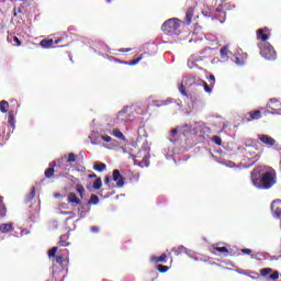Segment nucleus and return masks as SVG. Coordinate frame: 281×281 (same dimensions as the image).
Instances as JSON below:
<instances>
[{
  "label": "nucleus",
  "instance_id": "obj_28",
  "mask_svg": "<svg viewBox=\"0 0 281 281\" xmlns=\"http://www.w3.org/2000/svg\"><path fill=\"white\" fill-rule=\"evenodd\" d=\"M92 188L94 190H100L102 188V178H97V180L92 184Z\"/></svg>",
  "mask_w": 281,
  "mask_h": 281
},
{
  "label": "nucleus",
  "instance_id": "obj_7",
  "mask_svg": "<svg viewBox=\"0 0 281 281\" xmlns=\"http://www.w3.org/2000/svg\"><path fill=\"white\" fill-rule=\"evenodd\" d=\"M7 42L11 43L13 45V47H21L23 45V43L21 42V40H19L16 37V35L14 34H9L7 36Z\"/></svg>",
  "mask_w": 281,
  "mask_h": 281
},
{
  "label": "nucleus",
  "instance_id": "obj_63",
  "mask_svg": "<svg viewBox=\"0 0 281 281\" xmlns=\"http://www.w3.org/2000/svg\"><path fill=\"white\" fill-rule=\"evenodd\" d=\"M20 1H26V0H20Z\"/></svg>",
  "mask_w": 281,
  "mask_h": 281
},
{
  "label": "nucleus",
  "instance_id": "obj_26",
  "mask_svg": "<svg viewBox=\"0 0 281 281\" xmlns=\"http://www.w3.org/2000/svg\"><path fill=\"white\" fill-rule=\"evenodd\" d=\"M88 203L89 205H98L100 203V198L95 194H92Z\"/></svg>",
  "mask_w": 281,
  "mask_h": 281
},
{
  "label": "nucleus",
  "instance_id": "obj_39",
  "mask_svg": "<svg viewBox=\"0 0 281 281\" xmlns=\"http://www.w3.org/2000/svg\"><path fill=\"white\" fill-rule=\"evenodd\" d=\"M178 133H179V127H175L170 131L169 137L175 138L177 137Z\"/></svg>",
  "mask_w": 281,
  "mask_h": 281
},
{
  "label": "nucleus",
  "instance_id": "obj_44",
  "mask_svg": "<svg viewBox=\"0 0 281 281\" xmlns=\"http://www.w3.org/2000/svg\"><path fill=\"white\" fill-rule=\"evenodd\" d=\"M280 278V272L274 271L272 274H270V280H278Z\"/></svg>",
  "mask_w": 281,
  "mask_h": 281
},
{
  "label": "nucleus",
  "instance_id": "obj_1",
  "mask_svg": "<svg viewBox=\"0 0 281 281\" xmlns=\"http://www.w3.org/2000/svg\"><path fill=\"white\" fill-rule=\"evenodd\" d=\"M252 186L258 190H271L278 183V175L276 169L271 167H256L250 172Z\"/></svg>",
  "mask_w": 281,
  "mask_h": 281
},
{
  "label": "nucleus",
  "instance_id": "obj_32",
  "mask_svg": "<svg viewBox=\"0 0 281 281\" xmlns=\"http://www.w3.org/2000/svg\"><path fill=\"white\" fill-rule=\"evenodd\" d=\"M211 142H213V144H216V146H222L223 145V139L221 138V136H213L211 138Z\"/></svg>",
  "mask_w": 281,
  "mask_h": 281
},
{
  "label": "nucleus",
  "instance_id": "obj_43",
  "mask_svg": "<svg viewBox=\"0 0 281 281\" xmlns=\"http://www.w3.org/2000/svg\"><path fill=\"white\" fill-rule=\"evenodd\" d=\"M273 216L276 218H280L281 216V209L280 207H277L274 211H273Z\"/></svg>",
  "mask_w": 281,
  "mask_h": 281
},
{
  "label": "nucleus",
  "instance_id": "obj_47",
  "mask_svg": "<svg viewBox=\"0 0 281 281\" xmlns=\"http://www.w3.org/2000/svg\"><path fill=\"white\" fill-rule=\"evenodd\" d=\"M98 232H100V227H98V226H92L91 227V233L92 234H98Z\"/></svg>",
  "mask_w": 281,
  "mask_h": 281
},
{
  "label": "nucleus",
  "instance_id": "obj_52",
  "mask_svg": "<svg viewBox=\"0 0 281 281\" xmlns=\"http://www.w3.org/2000/svg\"><path fill=\"white\" fill-rule=\"evenodd\" d=\"M97 178H98V175L95 173L88 175V179H97Z\"/></svg>",
  "mask_w": 281,
  "mask_h": 281
},
{
  "label": "nucleus",
  "instance_id": "obj_27",
  "mask_svg": "<svg viewBox=\"0 0 281 281\" xmlns=\"http://www.w3.org/2000/svg\"><path fill=\"white\" fill-rule=\"evenodd\" d=\"M142 58H144V55H140L138 58L133 59L130 63L128 61H123V63L124 65L135 66L142 60Z\"/></svg>",
  "mask_w": 281,
  "mask_h": 281
},
{
  "label": "nucleus",
  "instance_id": "obj_37",
  "mask_svg": "<svg viewBox=\"0 0 281 281\" xmlns=\"http://www.w3.org/2000/svg\"><path fill=\"white\" fill-rule=\"evenodd\" d=\"M76 154L70 153L68 154V158H67V164H74V161H76Z\"/></svg>",
  "mask_w": 281,
  "mask_h": 281
},
{
  "label": "nucleus",
  "instance_id": "obj_11",
  "mask_svg": "<svg viewBox=\"0 0 281 281\" xmlns=\"http://www.w3.org/2000/svg\"><path fill=\"white\" fill-rule=\"evenodd\" d=\"M68 203H71L76 207V205H80V199H78L76 193L71 192L68 194Z\"/></svg>",
  "mask_w": 281,
  "mask_h": 281
},
{
  "label": "nucleus",
  "instance_id": "obj_34",
  "mask_svg": "<svg viewBox=\"0 0 281 281\" xmlns=\"http://www.w3.org/2000/svg\"><path fill=\"white\" fill-rule=\"evenodd\" d=\"M131 109L132 108L130 105L124 106L121 111H119L117 117H122V115H125V113H128Z\"/></svg>",
  "mask_w": 281,
  "mask_h": 281
},
{
  "label": "nucleus",
  "instance_id": "obj_3",
  "mask_svg": "<svg viewBox=\"0 0 281 281\" xmlns=\"http://www.w3.org/2000/svg\"><path fill=\"white\" fill-rule=\"evenodd\" d=\"M260 54L266 60H276L277 57L276 49L269 43H263V46L260 48Z\"/></svg>",
  "mask_w": 281,
  "mask_h": 281
},
{
  "label": "nucleus",
  "instance_id": "obj_23",
  "mask_svg": "<svg viewBox=\"0 0 281 281\" xmlns=\"http://www.w3.org/2000/svg\"><path fill=\"white\" fill-rule=\"evenodd\" d=\"M8 210L5 209V204L3 203V196L0 195V216H5Z\"/></svg>",
  "mask_w": 281,
  "mask_h": 281
},
{
  "label": "nucleus",
  "instance_id": "obj_25",
  "mask_svg": "<svg viewBox=\"0 0 281 281\" xmlns=\"http://www.w3.org/2000/svg\"><path fill=\"white\" fill-rule=\"evenodd\" d=\"M186 247L184 246H179L177 248H172V252L175 256H181V254L186 252Z\"/></svg>",
  "mask_w": 281,
  "mask_h": 281
},
{
  "label": "nucleus",
  "instance_id": "obj_40",
  "mask_svg": "<svg viewBox=\"0 0 281 281\" xmlns=\"http://www.w3.org/2000/svg\"><path fill=\"white\" fill-rule=\"evenodd\" d=\"M101 139H102L103 142H106V144L113 142V138H112L111 136H109V135H102V136H101Z\"/></svg>",
  "mask_w": 281,
  "mask_h": 281
},
{
  "label": "nucleus",
  "instance_id": "obj_46",
  "mask_svg": "<svg viewBox=\"0 0 281 281\" xmlns=\"http://www.w3.org/2000/svg\"><path fill=\"white\" fill-rule=\"evenodd\" d=\"M209 82H213L211 85H214V82H216V77H214V75H210L209 76Z\"/></svg>",
  "mask_w": 281,
  "mask_h": 281
},
{
  "label": "nucleus",
  "instance_id": "obj_24",
  "mask_svg": "<svg viewBox=\"0 0 281 281\" xmlns=\"http://www.w3.org/2000/svg\"><path fill=\"white\" fill-rule=\"evenodd\" d=\"M196 63H199V60L194 56H191L188 60L189 69H194V67H196Z\"/></svg>",
  "mask_w": 281,
  "mask_h": 281
},
{
  "label": "nucleus",
  "instance_id": "obj_4",
  "mask_svg": "<svg viewBox=\"0 0 281 281\" xmlns=\"http://www.w3.org/2000/svg\"><path fill=\"white\" fill-rule=\"evenodd\" d=\"M262 113H266L265 108L250 111L245 115L244 122H254V120H260L262 117Z\"/></svg>",
  "mask_w": 281,
  "mask_h": 281
},
{
  "label": "nucleus",
  "instance_id": "obj_54",
  "mask_svg": "<svg viewBox=\"0 0 281 281\" xmlns=\"http://www.w3.org/2000/svg\"><path fill=\"white\" fill-rule=\"evenodd\" d=\"M236 63H237V65H245L244 61H240V57H237V58H236Z\"/></svg>",
  "mask_w": 281,
  "mask_h": 281
},
{
  "label": "nucleus",
  "instance_id": "obj_2",
  "mask_svg": "<svg viewBox=\"0 0 281 281\" xmlns=\"http://www.w3.org/2000/svg\"><path fill=\"white\" fill-rule=\"evenodd\" d=\"M181 27V20L171 18L164 22L161 30L167 36H179V29Z\"/></svg>",
  "mask_w": 281,
  "mask_h": 281
},
{
  "label": "nucleus",
  "instance_id": "obj_12",
  "mask_svg": "<svg viewBox=\"0 0 281 281\" xmlns=\"http://www.w3.org/2000/svg\"><path fill=\"white\" fill-rule=\"evenodd\" d=\"M188 82H194V79H183L181 85L179 86V91L180 93H182V95H188V92L186 91V85H188Z\"/></svg>",
  "mask_w": 281,
  "mask_h": 281
},
{
  "label": "nucleus",
  "instance_id": "obj_21",
  "mask_svg": "<svg viewBox=\"0 0 281 281\" xmlns=\"http://www.w3.org/2000/svg\"><path fill=\"white\" fill-rule=\"evenodd\" d=\"M112 135L114 137H116L117 139H122L124 142V139H126V137L124 136V134L122 133V131H120V128H114L112 131Z\"/></svg>",
  "mask_w": 281,
  "mask_h": 281
},
{
  "label": "nucleus",
  "instance_id": "obj_42",
  "mask_svg": "<svg viewBox=\"0 0 281 281\" xmlns=\"http://www.w3.org/2000/svg\"><path fill=\"white\" fill-rule=\"evenodd\" d=\"M168 104H172V101L171 100H162V101H160L158 106H168Z\"/></svg>",
  "mask_w": 281,
  "mask_h": 281
},
{
  "label": "nucleus",
  "instance_id": "obj_10",
  "mask_svg": "<svg viewBox=\"0 0 281 281\" xmlns=\"http://www.w3.org/2000/svg\"><path fill=\"white\" fill-rule=\"evenodd\" d=\"M193 16H194V8L190 7L186 12V18H184L187 25H190V23H192Z\"/></svg>",
  "mask_w": 281,
  "mask_h": 281
},
{
  "label": "nucleus",
  "instance_id": "obj_15",
  "mask_svg": "<svg viewBox=\"0 0 281 281\" xmlns=\"http://www.w3.org/2000/svg\"><path fill=\"white\" fill-rule=\"evenodd\" d=\"M69 235H61L59 237L58 247H69Z\"/></svg>",
  "mask_w": 281,
  "mask_h": 281
},
{
  "label": "nucleus",
  "instance_id": "obj_20",
  "mask_svg": "<svg viewBox=\"0 0 281 281\" xmlns=\"http://www.w3.org/2000/svg\"><path fill=\"white\" fill-rule=\"evenodd\" d=\"M138 166L140 168H148L150 166V157L148 156H144V158L142 159V161L138 162Z\"/></svg>",
  "mask_w": 281,
  "mask_h": 281
},
{
  "label": "nucleus",
  "instance_id": "obj_50",
  "mask_svg": "<svg viewBox=\"0 0 281 281\" xmlns=\"http://www.w3.org/2000/svg\"><path fill=\"white\" fill-rule=\"evenodd\" d=\"M104 183H105V186H109V183H111V176H106L104 178Z\"/></svg>",
  "mask_w": 281,
  "mask_h": 281
},
{
  "label": "nucleus",
  "instance_id": "obj_5",
  "mask_svg": "<svg viewBox=\"0 0 281 281\" xmlns=\"http://www.w3.org/2000/svg\"><path fill=\"white\" fill-rule=\"evenodd\" d=\"M112 179L114 182H116V188H124V183H126V178L122 176L120 170L114 169L112 172Z\"/></svg>",
  "mask_w": 281,
  "mask_h": 281
},
{
  "label": "nucleus",
  "instance_id": "obj_38",
  "mask_svg": "<svg viewBox=\"0 0 281 281\" xmlns=\"http://www.w3.org/2000/svg\"><path fill=\"white\" fill-rule=\"evenodd\" d=\"M221 57L226 58L227 54H229V49L227 47H223L220 50Z\"/></svg>",
  "mask_w": 281,
  "mask_h": 281
},
{
  "label": "nucleus",
  "instance_id": "obj_56",
  "mask_svg": "<svg viewBox=\"0 0 281 281\" xmlns=\"http://www.w3.org/2000/svg\"><path fill=\"white\" fill-rule=\"evenodd\" d=\"M13 16H16V8L13 9Z\"/></svg>",
  "mask_w": 281,
  "mask_h": 281
},
{
  "label": "nucleus",
  "instance_id": "obj_14",
  "mask_svg": "<svg viewBox=\"0 0 281 281\" xmlns=\"http://www.w3.org/2000/svg\"><path fill=\"white\" fill-rule=\"evenodd\" d=\"M40 45L41 47H43L44 49H49V47H53L54 45V40L53 38H45V40H42L40 42Z\"/></svg>",
  "mask_w": 281,
  "mask_h": 281
},
{
  "label": "nucleus",
  "instance_id": "obj_29",
  "mask_svg": "<svg viewBox=\"0 0 281 281\" xmlns=\"http://www.w3.org/2000/svg\"><path fill=\"white\" fill-rule=\"evenodd\" d=\"M157 270L159 271V273H168V271L170 270V267L164 266V265H157Z\"/></svg>",
  "mask_w": 281,
  "mask_h": 281
},
{
  "label": "nucleus",
  "instance_id": "obj_35",
  "mask_svg": "<svg viewBox=\"0 0 281 281\" xmlns=\"http://www.w3.org/2000/svg\"><path fill=\"white\" fill-rule=\"evenodd\" d=\"M214 251H218L220 254H229V249L227 247H215Z\"/></svg>",
  "mask_w": 281,
  "mask_h": 281
},
{
  "label": "nucleus",
  "instance_id": "obj_33",
  "mask_svg": "<svg viewBox=\"0 0 281 281\" xmlns=\"http://www.w3.org/2000/svg\"><path fill=\"white\" fill-rule=\"evenodd\" d=\"M273 269L271 268H263L260 270V276H262L263 278H267V276H269V273H272Z\"/></svg>",
  "mask_w": 281,
  "mask_h": 281
},
{
  "label": "nucleus",
  "instance_id": "obj_18",
  "mask_svg": "<svg viewBox=\"0 0 281 281\" xmlns=\"http://www.w3.org/2000/svg\"><path fill=\"white\" fill-rule=\"evenodd\" d=\"M93 170H97V172H104V170H106V165L104 162L95 161Z\"/></svg>",
  "mask_w": 281,
  "mask_h": 281
},
{
  "label": "nucleus",
  "instance_id": "obj_36",
  "mask_svg": "<svg viewBox=\"0 0 281 281\" xmlns=\"http://www.w3.org/2000/svg\"><path fill=\"white\" fill-rule=\"evenodd\" d=\"M58 251V247H53L48 250L49 258H56V252Z\"/></svg>",
  "mask_w": 281,
  "mask_h": 281
},
{
  "label": "nucleus",
  "instance_id": "obj_53",
  "mask_svg": "<svg viewBox=\"0 0 281 281\" xmlns=\"http://www.w3.org/2000/svg\"><path fill=\"white\" fill-rule=\"evenodd\" d=\"M61 42H63V38H57V40L53 41V43H54L55 45H58V43H61Z\"/></svg>",
  "mask_w": 281,
  "mask_h": 281
},
{
  "label": "nucleus",
  "instance_id": "obj_48",
  "mask_svg": "<svg viewBox=\"0 0 281 281\" xmlns=\"http://www.w3.org/2000/svg\"><path fill=\"white\" fill-rule=\"evenodd\" d=\"M241 252H243V254H246L247 256H249V255H251V249H249V248H244V249H241Z\"/></svg>",
  "mask_w": 281,
  "mask_h": 281
},
{
  "label": "nucleus",
  "instance_id": "obj_49",
  "mask_svg": "<svg viewBox=\"0 0 281 281\" xmlns=\"http://www.w3.org/2000/svg\"><path fill=\"white\" fill-rule=\"evenodd\" d=\"M119 52H121V54H126L128 52H132V49L131 48H121V49H119Z\"/></svg>",
  "mask_w": 281,
  "mask_h": 281
},
{
  "label": "nucleus",
  "instance_id": "obj_16",
  "mask_svg": "<svg viewBox=\"0 0 281 281\" xmlns=\"http://www.w3.org/2000/svg\"><path fill=\"white\" fill-rule=\"evenodd\" d=\"M151 262H156V263L164 262V263H166V262H168V255L162 254L159 257L153 256L151 257Z\"/></svg>",
  "mask_w": 281,
  "mask_h": 281
},
{
  "label": "nucleus",
  "instance_id": "obj_58",
  "mask_svg": "<svg viewBox=\"0 0 281 281\" xmlns=\"http://www.w3.org/2000/svg\"><path fill=\"white\" fill-rule=\"evenodd\" d=\"M277 203H281V200H277Z\"/></svg>",
  "mask_w": 281,
  "mask_h": 281
},
{
  "label": "nucleus",
  "instance_id": "obj_17",
  "mask_svg": "<svg viewBox=\"0 0 281 281\" xmlns=\"http://www.w3.org/2000/svg\"><path fill=\"white\" fill-rule=\"evenodd\" d=\"M257 38L262 41V43H267V41H269V35H267V33H265L263 29H259L257 31Z\"/></svg>",
  "mask_w": 281,
  "mask_h": 281
},
{
  "label": "nucleus",
  "instance_id": "obj_59",
  "mask_svg": "<svg viewBox=\"0 0 281 281\" xmlns=\"http://www.w3.org/2000/svg\"><path fill=\"white\" fill-rule=\"evenodd\" d=\"M108 3H111V0H106Z\"/></svg>",
  "mask_w": 281,
  "mask_h": 281
},
{
  "label": "nucleus",
  "instance_id": "obj_22",
  "mask_svg": "<svg viewBox=\"0 0 281 281\" xmlns=\"http://www.w3.org/2000/svg\"><path fill=\"white\" fill-rule=\"evenodd\" d=\"M8 109H10V103L5 100L0 101V112L8 113Z\"/></svg>",
  "mask_w": 281,
  "mask_h": 281
},
{
  "label": "nucleus",
  "instance_id": "obj_55",
  "mask_svg": "<svg viewBox=\"0 0 281 281\" xmlns=\"http://www.w3.org/2000/svg\"><path fill=\"white\" fill-rule=\"evenodd\" d=\"M216 12H218L220 14L223 13V7H221V5L217 7V8H216Z\"/></svg>",
  "mask_w": 281,
  "mask_h": 281
},
{
  "label": "nucleus",
  "instance_id": "obj_61",
  "mask_svg": "<svg viewBox=\"0 0 281 281\" xmlns=\"http://www.w3.org/2000/svg\"><path fill=\"white\" fill-rule=\"evenodd\" d=\"M274 203H277V201L272 202V205H274Z\"/></svg>",
  "mask_w": 281,
  "mask_h": 281
},
{
  "label": "nucleus",
  "instance_id": "obj_51",
  "mask_svg": "<svg viewBox=\"0 0 281 281\" xmlns=\"http://www.w3.org/2000/svg\"><path fill=\"white\" fill-rule=\"evenodd\" d=\"M254 162L256 164V161H258V159H260V154H256L255 156H252Z\"/></svg>",
  "mask_w": 281,
  "mask_h": 281
},
{
  "label": "nucleus",
  "instance_id": "obj_45",
  "mask_svg": "<svg viewBox=\"0 0 281 281\" xmlns=\"http://www.w3.org/2000/svg\"><path fill=\"white\" fill-rule=\"evenodd\" d=\"M34 196H36V188H32L31 192H30V198L34 199Z\"/></svg>",
  "mask_w": 281,
  "mask_h": 281
},
{
  "label": "nucleus",
  "instance_id": "obj_57",
  "mask_svg": "<svg viewBox=\"0 0 281 281\" xmlns=\"http://www.w3.org/2000/svg\"><path fill=\"white\" fill-rule=\"evenodd\" d=\"M60 196V193H56L55 198L58 199Z\"/></svg>",
  "mask_w": 281,
  "mask_h": 281
},
{
  "label": "nucleus",
  "instance_id": "obj_30",
  "mask_svg": "<svg viewBox=\"0 0 281 281\" xmlns=\"http://www.w3.org/2000/svg\"><path fill=\"white\" fill-rule=\"evenodd\" d=\"M54 172H55L54 168L49 167L45 170L44 175L46 179H52V177H54Z\"/></svg>",
  "mask_w": 281,
  "mask_h": 281
},
{
  "label": "nucleus",
  "instance_id": "obj_41",
  "mask_svg": "<svg viewBox=\"0 0 281 281\" xmlns=\"http://www.w3.org/2000/svg\"><path fill=\"white\" fill-rule=\"evenodd\" d=\"M203 87H204V91L206 93H211L212 92V87H210V85H207V82L203 81Z\"/></svg>",
  "mask_w": 281,
  "mask_h": 281
},
{
  "label": "nucleus",
  "instance_id": "obj_13",
  "mask_svg": "<svg viewBox=\"0 0 281 281\" xmlns=\"http://www.w3.org/2000/svg\"><path fill=\"white\" fill-rule=\"evenodd\" d=\"M15 115H16V112H14V110H11L9 112L8 122L10 124L11 128H15V126H16V121L14 120Z\"/></svg>",
  "mask_w": 281,
  "mask_h": 281
},
{
  "label": "nucleus",
  "instance_id": "obj_9",
  "mask_svg": "<svg viewBox=\"0 0 281 281\" xmlns=\"http://www.w3.org/2000/svg\"><path fill=\"white\" fill-rule=\"evenodd\" d=\"M0 232H1V234H10V233L14 232V226L12 225V223L0 224Z\"/></svg>",
  "mask_w": 281,
  "mask_h": 281
},
{
  "label": "nucleus",
  "instance_id": "obj_8",
  "mask_svg": "<svg viewBox=\"0 0 281 281\" xmlns=\"http://www.w3.org/2000/svg\"><path fill=\"white\" fill-rule=\"evenodd\" d=\"M56 265H59V267H61V269H65V267H67V265H69V261L67 260V258H65L64 256H57L55 258V260L53 261Z\"/></svg>",
  "mask_w": 281,
  "mask_h": 281
},
{
  "label": "nucleus",
  "instance_id": "obj_19",
  "mask_svg": "<svg viewBox=\"0 0 281 281\" xmlns=\"http://www.w3.org/2000/svg\"><path fill=\"white\" fill-rule=\"evenodd\" d=\"M279 104L280 103L277 100L270 99L268 106L271 109V111H276L278 113V111H280V108H278Z\"/></svg>",
  "mask_w": 281,
  "mask_h": 281
},
{
  "label": "nucleus",
  "instance_id": "obj_6",
  "mask_svg": "<svg viewBox=\"0 0 281 281\" xmlns=\"http://www.w3.org/2000/svg\"><path fill=\"white\" fill-rule=\"evenodd\" d=\"M258 139L259 142H261V144H265L266 146H270V147L278 146V140H276L273 137L267 134H259Z\"/></svg>",
  "mask_w": 281,
  "mask_h": 281
},
{
  "label": "nucleus",
  "instance_id": "obj_62",
  "mask_svg": "<svg viewBox=\"0 0 281 281\" xmlns=\"http://www.w3.org/2000/svg\"><path fill=\"white\" fill-rule=\"evenodd\" d=\"M274 203H277V201L272 202V205H274Z\"/></svg>",
  "mask_w": 281,
  "mask_h": 281
},
{
  "label": "nucleus",
  "instance_id": "obj_60",
  "mask_svg": "<svg viewBox=\"0 0 281 281\" xmlns=\"http://www.w3.org/2000/svg\"><path fill=\"white\" fill-rule=\"evenodd\" d=\"M53 276H56V272H55V271H53Z\"/></svg>",
  "mask_w": 281,
  "mask_h": 281
},
{
  "label": "nucleus",
  "instance_id": "obj_31",
  "mask_svg": "<svg viewBox=\"0 0 281 281\" xmlns=\"http://www.w3.org/2000/svg\"><path fill=\"white\" fill-rule=\"evenodd\" d=\"M76 191L80 194L81 199H85V187L82 184H77Z\"/></svg>",
  "mask_w": 281,
  "mask_h": 281
}]
</instances>
